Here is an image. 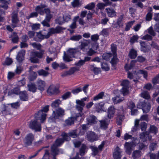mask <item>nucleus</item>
<instances>
[{"mask_svg": "<svg viewBox=\"0 0 159 159\" xmlns=\"http://www.w3.org/2000/svg\"><path fill=\"white\" fill-rule=\"evenodd\" d=\"M38 74L39 75H42L43 76H46L49 74L48 71H46L43 70H41L38 71Z\"/></svg>", "mask_w": 159, "mask_h": 159, "instance_id": "obj_59", "label": "nucleus"}, {"mask_svg": "<svg viewBox=\"0 0 159 159\" xmlns=\"http://www.w3.org/2000/svg\"><path fill=\"white\" fill-rule=\"evenodd\" d=\"M82 38V36L80 35H73L70 38V40L74 41H78Z\"/></svg>", "mask_w": 159, "mask_h": 159, "instance_id": "obj_41", "label": "nucleus"}, {"mask_svg": "<svg viewBox=\"0 0 159 159\" xmlns=\"http://www.w3.org/2000/svg\"><path fill=\"white\" fill-rule=\"evenodd\" d=\"M61 103V101L59 99H57L54 101L51 104V106L53 110L60 108L59 106Z\"/></svg>", "mask_w": 159, "mask_h": 159, "instance_id": "obj_21", "label": "nucleus"}, {"mask_svg": "<svg viewBox=\"0 0 159 159\" xmlns=\"http://www.w3.org/2000/svg\"><path fill=\"white\" fill-rule=\"evenodd\" d=\"M82 141H75L74 140H73V143H74V147L76 148H79L82 144V142L84 140H81Z\"/></svg>", "mask_w": 159, "mask_h": 159, "instance_id": "obj_61", "label": "nucleus"}, {"mask_svg": "<svg viewBox=\"0 0 159 159\" xmlns=\"http://www.w3.org/2000/svg\"><path fill=\"white\" fill-rule=\"evenodd\" d=\"M84 64V61L82 60H79L78 62H75V65L76 67H74L71 68L68 71L65 72L62 75V76H65L68 75H70L73 74L75 71H79L80 68L81 66Z\"/></svg>", "mask_w": 159, "mask_h": 159, "instance_id": "obj_3", "label": "nucleus"}, {"mask_svg": "<svg viewBox=\"0 0 159 159\" xmlns=\"http://www.w3.org/2000/svg\"><path fill=\"white\" fill-rule=\"evenodd\" d=\"M62 18L64 23L68 22L71 19V15L68 13H66L63 14Z\"/></svg>", "mask_w": 159, "mask_h": 159, "instance_id": "obj_27", "label": "nucleus"}, {"mask_svg": "<svg viewBox=\"0 0 159 159\" xmlns=\"http://www.w3.org/2000/svg\"><path fill=\"white\" fill-rule=\"evenodd\" d=\"M148 33L152 36H154L156 35V33L155 32L152 26L150 27L148 29Z\"/></svg>", "mask_w": 159, "mask_h": 159, "instance_id": "obj_63", "label": "nucleus"}, {"mask_svg": "<svg viewBox=\"0 0 159 159\" xmlns=\"http://www.w3.org/2000/svg\"><path fill=\"white\" fill-rule=\"evenodd\" d=\"M87 120L89 124L92 125L95 124L97 122V118L93 115L89 116L87 118Z\"/></svg>", "mask_w": 159, "mask_h": 159, "instance_id": "obj_26", "label": "nucleus"}, {"mask_svg": "<svg viewBox=\"0 0 159 159\" xmlns=\"http://www.w3.org/2000/svg\"><path fill=\"white\" fill-rule=\"evenodd\" d=\"M101 67L102 70L106 71H108L110 69L109 66L106 63H102L101 64Z\"/></svg>", "mask_w": 159, "mask_h": 159, "instance_id": "obj_55", "label": "nucleus"}, {"mask_svg": "<svg viewBox=\"0 0 159 159\" xmlns=\"http://www.w3.org/2000/svg\"><path fill=\"white\" fill-rule=\"evenodd\" d=\"M70 140H56L55 143L53 144H55L57 147L61 146L64 143L65 141H69Z\"/></svg>", "mask_w": 159, "mask_h": 159, "instance_id": "obj_49", "label": "nucleus"}, {"mask_svg": "<svg viewBox=\"0 0 159 159\" xmlns=\"http://www.w3.org/2000/svg\"><path fill=\"white\" fill-rule=\"evenodd\" d=\"M77 52V50L76 48H70L67 51V53L64 52L63 57L64 60L68 62L72 61V58L75 57V55Z\"/></svg>", "mask_w": 159, "mask_h": 159, "instance_id": "obj_5", "label": "nucleus"}, {"mask_svg": "<svg viewBox=\"0 0 159 159\" xmlns=\"http://www.w3.org/2000/svg\"><path fill=\"white\" fill-rule=\"evenodd\" d=\"M21 92L20 91V87H16L14 88L13 89L9 92L8 93L9 94L12 95L15 94L16 95L19 94Z\"/></svg>", "mask_w": 159, "mask_h": 159, "instance_id": "obj_29", "label": "nucleus"}, {"mask_svg": "<svg viewBox=\"0 0 159 159\" xmlns=\"http://www.w3.org/2000/svg\"><path fill=\"white\" fill-rule=\"evenodd\" d=\"M137 107L142 109L143 113H147L150 110L151 106L148 101L144 100L142 102H139L137 105Z\"/></svg>", "mask_w": 159, "mask_h": 159, "instance_id": "obj_7", "label": "nucleus"}, {"mask_svg": "<svg viewBox=\"0 0 159 159\" xmlns=\"http://www.w3.org/2000/svg\"><path fill=\"white\" fill-rule=\"evenodd\" d=\"M140 140H136L135 142L138 143V141H140ZM140 142L139 143H138L139 146V150H145L147 148V146L145 145L143 143H140Z\"/></svg>", "mask_w": 159, "mask_h": 159, "instance_id": "obj_43", "label": "nucleus"}, {"mask_svg": "<svg viewBox=\"0 0 159 159\" xmlns=\"http://www.w3.org/2000/svg\"><path fill=\"white\" fill-rule=\"evenodd\" d=\"M118 61V59L116 57V55H114L113 58H112L110 62L111 64L113 69H116V65Z\"/></svg>", "mask_w": 159, "mask_h": 159, "instance_id": "obj_34", "label": "nucleus"}, {"mask_svg": "<svg viewBox=\"0 0 159 159\" xmlns=\"http://www.w3.org/2000/svg\"><path fill=\"white\" fill-rule=\"evenodd\" d=\"M104 104L102 102H100L98 104H96L95 106L97 111L99 112L101 110H102Z\"/></svg>", "mask_w": 159, "mask_h": 159, "instance_id": "obj_46", "label": "nucleus"}, {"mask_svg": "<svg viewBox=\"0 0 159 159\" xmlns=\"http://www.w3.org/2000/svg\"><path fill=\"white\" fill-rule=\"evenodd\" d=\"M46 7V6L44 4H41L40 5L37 6L35 8V10L40 15H43L44 11L42 10V9Z\"/></svg>", "mask_w": 159, "mask_h": 159, "instance_id": "obj_32", "label": "nucleus"}, {"mask_svg": "<svg viewBox=\"0 0 159 159\" xmlns=\"http://www.w3.org/2000/svg\"><path fill=\"white\" fill-rule=\"evenodd\" d=\"M112 55L111 53H104L102 56L103 59L106 61H109L112 56Z\"/></svg>", "mask_w": 159, "mask_h": 159, "instance_id": "obj_50", "label": "nucleus"}, {"mask_svg": "<svg viewBox=\"0 0 159 159\" xmlns=\"http://www.w3.org/2000/svg\"><path fill=\"white\" fill-rule=\"evenodd\" d=\"M47 92L49 95L57 94L60 92L59 88L55 85H51L48 88Z\"/></svg>", "mask_w": 159, "mask_h": 159, "instance_id": "obj_13", "label": "nucleus"}, {"mask_svg": "<svg viewBox=\"0 0 159 159\" xmlns=\"http://www.w3.org/2000/svg\"><path fill=\"white\" fill-rule=\"evenodd\" d=\"M78 130L75 129L71 130L68 133L69 137L73 138H75L78 137L79 136L82 135L81 133L80 132L78 133Z\"/></svg>", "mask_w": 159, "mask_h": 159, "instance_id": "obj_19", "label": "nucleus"}, {"mask_svg": "<svg viewBox=\"0 0 159 159\" xmlns=\"http://www.w3.org/2000/svg\"><path fill=\"white\" fill-rule=\"evenodd\" d=\"M132 140V143H129L126 142L125 144V147L126 148L125 152L127 154L130 155L131 153L132 149V147L133 145L136 146L137 144L139 142V141L138 143L135 142L136 140Z\"/></svg>", "mask_w": 159, "mask_h": 159, "instance_id": "obj_10", "label": "nucleus"}, {"mask_svg": "<svg viewBox=\"0 0 159 159\" xmlns=\"http://www.w3.org/2000/svg\"><path fill=\"white\" fill-rule=\"evenodd\" d=\"M87 99V98L85 97L81 99L80 100H77L76 101V108L79 112H83L82 111L83 109V107L85 105V103L84 101H85Z\"/></svg>", "mask_w": 159, "mask_h": 159, "instance_id": "obj_9", "label": "nucleus"}, {"mask_svg": "<svg viewBox=\"0 0 159 159\" xmlns=\"http://www.w3.org/2000/svg\"><path fill=\"white\" fill-rule=\"evenodd\" d=\"M135 20H133L129 21L127 23L126 25V27L125 29V30L126 31H128L129 30L130 28L133 25L134 23L135 22Z\"/></svg>", "mask_w": 159, "mask_h": 159, "instance_id": "obj_52", "label": "nucleus"}, {"mask_svg": "<svg viewBox=\"0 0 159 159\" xmlns=\"http://www.w3.org/2000/svg\"><path fill=\"white\" fill-rule=\"evenodd\" d=\"M140 95L142 97L147 100H148L150 98L149 93L147 91H143L140 94Z\"/></svg>", "mask_w": 159, "mask_h": 159, "instance_id": "obj_39", "label": "nucleus"}, {"mask_svg": "<svg viewBox=\"0 0 159 159\" xmlns=\"http://www.w3.org/2000/svg\"><path fill=\"white\" fill-rule=\"evenodd\" d=\"M109 28L103 29L100 33V34L103 36L107 35L109 34Z\"/></svg>", "mask_w": 159, "mask_h": 159, "instance_id": "obj_53", "label": "nucleus"}, {"mask_svg": "<svg viewBox=\"0 0 159 159\" xmlns=\"http://www.w3.org/2000/svg\"><path fill=\"white\" fill-rule=\"evenodd\" d=\"M115 112V109L113 106L110 107L107 110V116L109 118L111 119L112 118Z\"/></svg>", "mask_w": 159, "mask_h": 159, "instance_id": "obj_22", "label": "nucleus"}, {"mask_svg": "<svg viewBox=\"0 0 159 159\" xmlns=\"http://www.w3.org/2000/svg\"><path fill=\"white\" fill-rule=\"evenodd\" d=\"M139 121L138 120H136L134 122V125L130 133L132 134L126 133L124 135V139H137L133 136V133L137 131L139 129L140 126L139 124Z\"/></svg>", "mask_w": 159, "mask_h": 159, "instance_id": "obj_6", "label": "nucleus"}, {"mask_svg": "<svg viewBox=\"0 0 159 159\" xmlns=\"http://www.w3.org/2000/svg\"><path fill=\"white\" fill-rule=\"evenodd\" d=\"M87 149V146L85 144H83L79 151L80 154L83 156L84 155Z\"/></svg>", "mask_w": 159, "mask_h": 159, "instance_id": "obj_38", "label": "nucleus"}, {"mask_svg": "<svg viewBox=\"0 0 159 159\" xmlns=\"http://www.w3.org/2000/svg\"><path fill=\"white\" fill-rule=\"evenodd\" d=\"M104 95V93L101 92L99 93L97 95L94 97L93 100L94 101H98L100 99L102 98Z\"/></svg>", "mask_w": 159, "mask_h": 159, "instance_id": "obj_44", "label": "nucleus"}, {"mask_svg": "<svg viewBox=\"0 0 159 159\" xmlns=\"http://www.w3.org/2000/svg\"><path fill=\"white\" fill-rule=\"evenodd\" d=\"M139 136L140 139H151L152 138L151 136H149V133L147 131L143 132Z\"/></svg>", "mask_w": 159, "mask_h": 159, "instance_id": "obj_30", "label": "nucleus"}, {"mask_svg": "<svg viewBox=\"0 0 159 159\" xmlns=\"http://www.w3.org/2000/svg\"><path fill=\"white\" fill-rule=\"evenodd\" d=\"M134 74H136L137 76L139 77H140V75L142 74L143 75V77L147 79L148 77V72L147 71L143 70H139L137 72L135 71Z\"/></svg>", "mask_w": 159, "mask_h": 159, "instance_id": "obj_25", "label": "nucleus"}, {"mask_svg": "<svg viewBox=\"0 0 159 159\" xmlns=\"http://www.w3.org/2000/svg\"><path fill=\"white\" fill-rule=\"evenodd\" d=\"M99 36L98 34H95L91 35V40L92 41L94 42L93 45H92V47L95 50H97L98 48V44L96 42L99 39Z\"/></svg>", "mask_w": 159, "mask_h": 159, "instance_id": "obj_18", "label": "nucleus"}, {"mask_svg": "<svg viewBox=\"0 0 159 159\" xmlns=\"http://www.w3.org/2000/svg\"><path fill=\"white\" fill-rule=\"evenodd\" d=\"M87 137L88 139H96L97 135L94 132L89 131L87 133Z\"/></svg>", "mask_w": 159, "mask_h": 159, "instance_id": "obj_35", "label": "nucleus"}, {"mask_svg": "<svg viewBox=\"0 0 159 159\" xmlns=\"http://www.w3.org/2000/svg\"><path fill=\"white\" fill-rule=\"evenodd\" d=\"M36 34L37 37L41 40L45 39H47L49 38L48 35H47V36L43 35L41 34L40 31L39 32H37Z\"/></svg>", "mask_w": 159, "mask_h": 159, "instance_id": "obj_51", "label": "nucleus"}, {"mask_svg": "<svg viewBox=\"0 0 159 159\" xmlns=\"http://www.w3.org/2000/svg\"><path fill=\"white\" fill-rule=\"evenodd\" d=\"M138 39L139 37L137 35H134L130 39L129 42L131 44H133L137 42Z\"/></svg>", "mask_w": 159, "mask_h": 159, "instance_id": "obj_57", "label": "nucleus"}, {"mask_svg": "<svg viewBox=\"0 0 159 159\" xmlns=\"http://www.w3.org/2000/svg\"><path fill=\"white\" fill-rule=\"evenodd\" d=\"M121 151L118 146L116 147L113 153V156L114 159H120L121 155Z\"/></svg>", "mask_w": 159, "mask_h": 159, "instance_id": "obj_17", "label": "nucleus"}, {"mask_svg": "<svg viewBox=\"0 0 159 159\" xmlns=\"http://www.w3.org/2000/svg\"><path fill=\"white\" fill-rule=\"evenodd\" d=\"M91 149L92 151V154L94 156L97 155L99 152L98 148L95 146H92Z\"/></svg>", "mask_w": 159, "mask_h": 159, "instance_id": "obj_60", "label": "nucleus"}, {"mask_svg": "<svg viewBox=\"0 0 159 159\" xmlns=\"http://www.w3.org/2000/svg\"><path fill=\"white\" fill-rule=\"evenodd\" d=\"M29 126L31 129L34 130L35 131H41V124L37 120H34L30 121Z\"/></svg>", "mask_w": 159, "mask_h": 159, "instance_id": "obj_11", "label": "nucleus"}, {"mask_svg": "<svg viewBox=\"0 0 159 159\" xmlns=\"http://www.w3.org/2000/svg\"><path fill=\"white\" fill-rule=\"evenodd\" d=\"M123 18V17L122 15H121L119 17L116 22V24L118 26H116L115 27L117 28L118 26L120 27L123 25V23L122 21Z\"/></svg>", "mask_w": 159, "mask_h": 159, "instance_id": "obj_40", "label": "nucleus"}, {"mask_svg": "<svg viewBox=\"0 0 159 159\" xmlns=\"http://www.w3.org/2000/svg\"><path fill=\"white\" fill-rule=\"evenodd\" d=\"M137 52L134 48L131 49L129 53V56L131 59H134L137 56Z\"/></svg>", "mask_w": 159, "mask_h": 159, "instance_id": "obj_33", "label": "nucleus"}, {"mask_svg": "<svg viewBox=\"0 0 159 159\" xmlns=\"http://www.w3.org/2000/svg\"><path fill=\"white\" fill-rule=\"evenodd\" d=\"M106 11L107 12L108 16L109 17H113L116 16V12L113 9L110 8H107L106 9Z\"/></svg>", "mask_w": 159, "mask_h": 159, "instance_id": "obj_31", "label": "nucleus"}, {"mask_svg": "<svg viewBox=\"0 0 159 159\" xmlns=\"http://www.w3.org/2000/svg\"><path fill=\"white\" fill-rule=\"evenodd\" d=\"M150 132L156 134L158 131L157 129L154 125H151L149 128Z\"/></svg>", "mask_w": 159, "mask_h": 159, "instance_id": "obj_54", "label": "nucleus"}, {"mask_svg": "<svg viewBox=\"0 0 159 159\" xmlns=\"http://www.w3.org/2000/svg\"><path fill=\"white\" fill-rule=\"evenodd\" d=\"M65 29L66 28H65L57 26L55 28L52 27L49 29L48 32L45 30H43L40 32L43 35H48L49 38L52 35L60 33L63 30Z\"/></svg>", "mask_w": 159, "mask_h": 159, "instance_id": "obj_2", "label": "nucleus"}, {"mask_svg": "<svg viewBox=\"0 0 159 159\" xmlns=\"http://www.w3.org/2000/svg\"><path fill=\"white\" fill-rule=\"evenodd\" d=\"M48 110L49 106H45L42 109L39 111L37 113L35 114V117L39 119L42 123L43 122L46 120L47 116L45 113L48 112Z\"/></svg>", "mask_w": 159, "mask_h": 159, "instance_id": "obj_4", "label": "nucleus"}, {"mask_svg": "<svg viewBox=\"0 0 159 159\" xmlns=\"http://www.w3.org/2000/svg\"><path fill=\"white\" fill-rule=\"evenodd\" d=\"M100 127L101 128L106 129L108 125L109 122L107 121V120H103L100 121Z\"/></svg>", "mask_w": 159, "mask_h": 159, "instance_id": "obj_36", "label": "nucleus"}, {"mask_svg": "<svg viewBox=\"0 0 159 159\" xmlns=\"http://www.w3.org/2000/svg\"><path fill=\"white\" fill-rule=\"evenodd\" d=\"M2 2L4 5H2L1 7L7 9L8 8V5L10 3V0H1Z\"/></svg>", "mask_w": 159, "mask_h": 159, "instance_id": "obj_47", "label": "nucleus"}, {"mask_svg": "<svg viewBox=\"0 0 159 159\" xmlns=\"http://www.w3.org/2000/svg\"><path fill=\"white\" fill-rule=\"evenodd\" d=\"M71 96V93L70 92H67L64 94L62 96V98L63 100H65Z\"/></svg>", "mask_w": 159, "mask_h": 159, "instance_id": "obj_62", "label": "nucleus"}, {"mask_svg": "<svg viewBox=\"0 0 159 159\" xmlns=\"http://www.w3.org/2000/svg\"><path fill=\"white\" fill-rule=\"evenodd\" d=\"M91 42L90 39L86 40L84 39L82 41L80 42L81 44L79 46V48L83 51H85L86 50V48Z\"/></svg>", "mask_w": 159, "mask_h": 159, "instance_id": "obj_16", "label": "nucleus"}, {"mask_svg": "<svg viewBox=\"0 0 159 159\" xmlns=\"http://www.w3.org/2000/svg\"><path fill=\"white\" fill-rule=\"evenodd\" d=\"M136 62V61L135 60H132L129 66L126 65L125 66L126 70L128 71L131 69L134 66L135 63Z\"/></svg>", "mask_w": 159, "mask_h": 159, "instance_id": "obj_42", "label": "nucleus"}, {"mask_svg": "<svg viewBox=\"0 0 159 159\" xmlns=\"http://www.w3.org/2000/svg\"><path fill=\"white\" fill-rule=\"evenodd\" d=\"M125 118L124 115H118L116 118V123L118 125L121 124L123 120Z\"/></svg>", "mask_w": 159, "mask_h": 159, "instance_id": "obj_37", "label": "nucleus"}, {"mask_svg": "<svg viewBox=\"0 0 159 159\" xmlns=\"http://www.w3.org/2000/svg\"><path fill=\"white\" fill-rule=\"evenodd\" d=\"M95 7V4L94 2L90 3L84 7L85 9L91 10L93 9Z\"/></svg>", "mask_w": 159, "mask_h": 159, "instance_id": "obj_56", "label": "nucleus"}, {"mask_svg": "<svg viewBox=\"0 0 159 159\" xmlns=\"http://www.w3.org/2000/svg\"><path fill=\"white\" fill-rule=\"evenodd\" d=\"M11 26L14 28L17 26V24L19 22L18 14L17 12H13L11 14Z\"/></svg>", "mask_w": 159, "mask_h": 159, "instance_id": "obj_12", "label": "nucleus"}, {"mask_svg": "<svg viewBox=\"0 0 159 159\" xmlns=\"http://www.w3.org/2000/svg\"><path fill=\"white\" fill-rule=\"evenodd\" d=\"M51 149L52 155L53 156H56L58 154L59 150L57 146L53 144L51 146Z\"/></svg>", "mask_w": 159, "mask_h": 159, "instance_id": "obj_28", "label": "nucleus"}, {"mask_svg": "<svg viewBox=\"0 0 159 159\" xmlns=\"http://www.w3.org/2000/svg\"><path fill=\"white\" fill-rule=\"evenodd\" d=\"M83 112H79L78 113L75 114V116L73 117H69L65 121L66 124L67 125H71L74 124L75 120H77L79 118H80L83 115Z\"/></svg>", "mask_w": 159, "mask_h": 159, "instance_id": "obj_8", "label": "nucleus"}, {"mask_svg": "<svg viewBox=\"0 0 159 159\" xmlns=\"http://www.w3.org/2000/svg\"><path fill=\"white\" fill-rule=\"evenodd\" d=\"M31 45L34 48L38 50H40L41 47V45L40 43H30Z\"/></svg>", "mask_w": 159, "mask_h": 159, "instance_id": "obj_58", "label": "nucleus"}, {"mask_svg": "<svg viewBox=\"0 0 159 159\" xmlns=\"http://www.w3.org/2000/svg\"><path fill=\"white\" fill-rule=\"evenodd\" d=\"M39 51L32 52L31 53L30 60L31 62L34 63H38L39 59L42 58L44 53L45 50L43 49L39 50Z\"/></svg>", "mask_w": 159, "mask_h": 159, "instance_id": "obj_1", "label": "nucleus"}, {"mask_svg": "<svg viewBox=\"0 0 159 159\" xmlns=\"http://www.w3.org/2000/svg\"><path fill=\"white\" fill-rule=\"evenodd\" d=\"M36 85L37 89L40 91L42 92L44 90L46 83L44 81L38 79L36 83Z\"/></svg>", "mask_w": 159, "mask_h": 159, "instance_id": "obj_15", "label": "nucleus"}, {"mask_svg": "<svg viewBox=\"0 0 159 159\" xmlns=\"http://www.w3.org/2000/svg\"><path fill=\"white\" fill-rule=\"evenodd\" d=\"M20 99L23 101H27L28 99V94L25 91L21 92L19 94Z\"/></svg>", "mask_w": 159, "mask_h": 159, "instance_id": "obj_24", "label": "nucleus"}, {"mask_svg": "<svg viewBox=\"0 0 159 159\" xmlns=\"http://www.w3.org/2000/svg\"><path fill=\"white\" fill-rule=\"evenodd\" d=\"M28 90L32 93H35L37 89L36 85L34 83H30L27 85Z\"/></svg>", "mask_w": 159, "mask_h": 159, "instance_id": "obj_23", "label": "nucleus"}, {"mask_svg": "<svg viewBox=\"0 0 159 159\" xmlns=\"http://www.w3.org/2000/svg\"><path fill=\"white\" fill-rule=\"evenodd\" d=\"M25 54V50L21 51L18 53L16 57L18 62H20L24 60Z\"/></svg>", "mask_w": 159, "mask_h": 159, "instance_id": "obj_20", "label": "nucleus"}, {"mask_svg": "<svg viewBox=\"0 0 159 159\" xmlns=\"http://www.w3.org/2000/svg\"><path fill=\"white\" fill-rule=\"evenodd\" d=\"M64 110L61 108L60 107L56 110H53V115H54L56 118L59 119L60 118L62 117L65 115Z\"/></svg>", "mask_w": 159, "mask_h": 159, "instance_id": "obj_14", "label": "nucleus"}, {"mask_svg": "<svg viewBox=\"0 0 159 159\" xmlns=\"http://www.w3.org/2000/svg\"><path fill=\"white\" fill-rule=\"evenodd\" d=\"M124 99L123 97H122L120 98L119 97L117 96L116 97L112 98V100L113 102L115 104H117L121 102Z\"/></svg>", "mask_w": 159, "mask_h": 159, "instance_id": "obj_48", "label": "nucleus"}, {"mask_svg": "<svg viewBox=\"0 0 159 159\" xmlns=\"http://www.w3.org/2000/svg\"><path fill=\"white\" fill-rule=\"evenodd\" d=\"M141 156V151L139 150L134 151L132 153V155L134 159L139 158Z\"/></svg>", "mask_w": 159, "mask_h": 159, "instance_id": "obj_45", "label": "nucleus"}, {"mask_svg": "<svg viewBox=\"0 0 159 159\" xmlns=\"http://www.w3.org/2000/svg\"><path fill=\"white\" fill-rule=\"evenodd\" d=\"M152 83L154 84L159 83V74L152 80Z\"/></svg>", "mask_w": 159, "mask_h": 159, "instance_id": "obj_64", "label": "nucleus"}]
</instances>
